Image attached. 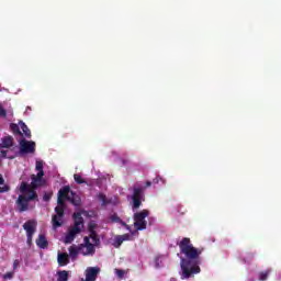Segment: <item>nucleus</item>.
Segmentation results:
<instances>
[{"label": "nucleus", "instance_id": "26", "mask_svg": "<svg viewBox=\"0 0 281 281\" xmlns=\"http://www.w3.org/2000/svg\"><path fill=\"white\" fill-rule=\"evenodd\" d=\"M97 227H98V224H95V222H90L88 224V232H89V234L95 233Z\"/></svg>", "mask_w": 281, "mask_h": 281}, {"label": "nucleus", "instance_id": "39", "mask_svg": "<svg viewBox=\"0 0 281 281\" xmlns=\"http://www.w3.org/2000/svg\"><path fill=\"white\" fill-rule=\"evenodd\" d=\"M119 224L122 225V227H126V222H124L122 220H121V222H119Z\"/></svg>", "mask_w": 281, "mask_h": 281}, {"label": "nucleus", "instance_id": "32", "mask_svg": "<svg viewBox=\"0 0 281 281\" xmlns=\"http://www.w3.org/2000/svg\"><path fill=\"white\" fill-rule=\"evenodd\" d=\"M8 116V112L5 111V109H3L1 105H0V117H7Z\"/></svg>", "mask_w": 281, "mask_h": 281}, {"label": "nucleus", "instance_id": "17", "mask_svg": "<svg viewBox=\"0 0 281 281\" xmlns=\"http://www.w3.org/2000/svg\"><path fill=\"white\" fill-rule=\"evenodd\" d=\"M3 192H10V186L5 184V179L0 175V194H3Z\"/></svg>", "mask_w": 281, "mask_h": 281}, {"label": "nucleus", "instance_id": "21", "mask_svg": "<svg viewBox=\"0 0 281 281\" xmlns=\"http://www.w3.org/2000/svg\"><path fill=\"white\" fill-rule=\"evenodd\" d=\"M87 249V252L85 254V256H89L95 254V245L94 244H88L87 246H83Z\"/></svg>", "mask_w": 281, "mask_h": 281}, {"label": "nucleus", "instance_id": "4", "mask_svg": "<svg viewBox=\"0 0 281 281\" xmlns=\"http://www.w3.org/2000/svg\"><path fill=\"white\" fill-rule=\"evenodd\" d=\"M150 186H153V182L146 181L145 187H139L137 184H135L133 187V194H132L133 212H135V210H139V207H142V202L145 201L144 192H145L146 188H150Z\"/></svg>", "mask_w": 281, "mask_h": 281}, {"label": "nucleus", "instance_id": "41", "mask_svg": "<svg viewBox=\"0 0 281 281\" xmlns=\"http://www.w3.org/2000/svg\"><path fill=\"white\" fill-rule=\"evenodd\" d=\"M8 159H14V156H9Z\"/></svg>", "mask_w": 281, "mask_h": 281}, {"label": "nucleus", "instance_id": "37", "mask_svg": "<svg viewBox=\"0 0 281 281\" xmlns=\"http://www.w3.org/2000/svg\"><path fill=\"white\" fill-rule=\"evenodd\" d=\"M52 199V195L45 193L44 196H43V200L44 201H49Z\"/></svg>", "mask_w": 281, "mask_h": 281}, {"label": "nucleus", "instance_id": "40", "mask_svg": "<svg viewBox=\"0 0 281 281\" xmlns=\"http://www.w3.org/2000/svg\"><path fill=\"white\" fill-rule=\"evenodd\" d=\"M125 229H131V226L128 224H126V226H124Z\"/></svg>", "mask_w": 281, "mask_h": 281}, {"label": "nucleus", "instance_id": "36", "mask_svg": "<svg viewBox=\"0 0 281 281\" xmlns=\"http://www.w3.org/2000/svg\"><path fill=\"white\" fill-rule=\"evenodd\" d=\"M16 269H19V259L13 261V270L16 271Z\"/></svg>", "mask_w": 281, "mask_h": 281}, {"label": "nucleus", "instance_id": "10", "mask_svg": "<svg viewBox=\"0 0 281 281\" xmlns=\"http://www.w3.org/2000/svg\"><path fill=\"white\" fill-rule=\"evenodd\" d=\"M100 273L99 267H90L86 270V281H95Z\"/></svg>", "mask_w": 281, "mask_h": 281}, {"label": "nucleus", "instance_id": "34", "mask_svg": "<svg viewBox=\"0 0 281 281\" xmlns=\"http://www.w3.org/2000/svg\"><path fill=\"white\" fill-rule=\"evenodd\" d=\"M117 278H124V270L116 269Z\"/></svg>", "mask_w": 281, "mask_h": 281}, {"label": "nucleus", "instance_id": "12", "mask_svg": "<svg viewBox=\"0 0 281 281\" xmlns=\"http://www.w3.org/2000/svg\"><path fill=\"white\" fill-rule=\"evenodd\" d=\"M14 146V137L4 136L1 138L0 148H12Z\"/></svg>", "mask_w": 281, "mask_h": 281}, {"label": "nucleus", "instance_id": "18", "mask_svg": "<svg viewBox=\"0 0 281 281\" xmlns=\"http://www.w3.org/2000/svg\"><path fill=\"white\" fill-rule=\"evenodd\" d=\"M20 128L24 133L25 137H32V132L30 131V127H27L23 121H20Z\"/></svg>", "mask_w": 281, "mask_h": 281}, {"label": "nucleus", "instance_id": "30", "mask_svg": "<svg viewBox=\"0 0 281 281\" xmlns=\"http://www.w3.org/2000/svg\"><path fill=\"white\" fill-rule=\"evenodd\" d=\"M14 278V272L10 271L3 274V280H12Z\"/></svg>", "mask_w": 281, "mask_h": 281}, {"label": "nucleus", "instance_id": "31", "mask_svg": "<svg viewBox=\"0 0 281 281\" xmlns=\"http://www.w3.org/2000/svg\"><path fill=\"white\" fill-rule=\"evenodd\" d=\"M83 243L85 244H82L81 247H87V245H91V237L90 236H86L83 238Z\"/></svg>", "mask_w": 281, "mask_h": 281}, {"label": "nucleus", "instance_id": "23", "mask_svg": "<svg viewBox=\"0 0 281 281\" xmlns=\"http://www.w3.org/2000/svg\"><path fill=\"white\" fill-rule=\"evenodd\" d=\"M35 170L37 171V175L45 176V171L43 170V161H36Z\"/></svg>", "mask_w": 281, "mask_h": 281}, {"label": "nucleus", "instance_id": "25", "mask_svg": "<svg viewBox=\"0 0 281 281\" xmlns=\"http://www.w3.org/2000/svg\"><path fill=\"white\" fill-rule=\"evenodd\" d=\"M74 179L76 181V183H78L79 186H82V183H87V181H85V179H82V176L75 173L74 175Z\"/></svg>", "mask_w": 281, "mask_h": 281}, {"label": "nucleus", "instance_id": "7", "mask_svg": "<svg viewBox=\"0 0 281 281\" xmlns=\"http://www.w3.org/2000/svg\"><path fill=\"white\" fill-rule=\"evenodd\" d=\"M27 195H19L16 206L19 212H27L30 201H38V193H26Z\"/></svg>", "mask_w": 281, "mask_h": 281}, {"label": "nucleus", "instance_id": "1", "mask_svg": "<svg viewBox=\"0 0 281 281\" xmlns=\"http://www.w3.org/2000/svg\"><path fill=\"white\" fill-rule=\"evenodd\" d=\"M180 251L186 256V258L181 259L180 267L182 269V278H190L192 273H201L200 265V256L203 254V249L195 248L192 245L190 238L184 237L179 243Z\"/></svg>", "mask_w": 281, "mask_h": 281}, {"label": "nucleus", "instance_id": "14", "mask_svg": "<svg viewBox=\"0 0 281 281\" xmlns=\"http://www.w3.org/2000/svg\"><path fill=\"white\" fill-rule=\"evenodd\" d=\"M57 262L59 267H67L69 263V255H67V252L58 254Z\"/></svg>", "mask_w": 281, "mask_h": 281}, {"label": "nucleus", "instance_id": "35", "mask_svg": "<svg viewBox=\"0 0 281 281\" xmlns=\"http://www.w3.org/2000/svg\"><path fill=\"white\" fill-rule=\"evenodd\" d=\"M120 236H121V238H123V243L125 240H131V235H128V234H124V235H120Z\"/></svg>", "mask_w": 281, "mask_h": 281}, {"label": "nucleus", "instance_id": "16", "mask_svg": "<svg viewBox=\"0 0 281 281\" xmlns=\"http://www.w3.org/2000/svg\"><path fill=\"white\" fill-rule=\"evenodd\" d=\"M57 281H69V271L67 270L57 271Z\"/></svg>", "mask_w": 281, "mask_h": 281}, {"label": "nucleus", "instance_id": "8", "mask_svg": "<svg viewBox=\"0 0 281 281\" xmlns=\"http://www.w3.org/2000/svg\"><path fill=\"white\" fill-rule=\"evenodd\" d=\"M34 153H36V143L27 140L25 138L20 140L19 155L21 157H23V155H34Z\"/></svg>", "mask_w": 281, "mask_h": 281}, {"label": "nucleus", "instance_id": "9", "mask_svg": "<svg viewBox=\"0 0 281 281\" xmlns=\"http://www.w3.org/2000/svg\"><path fill=\"white\" fill-rule=\"evenodd\" d=\"M23 229L26 231V243L27 245H32V238H34V234H36V221L29 220L23 224Z\"/></svg>", "mask_w": 281, "mask_h": 281}, {"label": "nucleus", "instance_id": "29", "mask_svg": "<svg viewBox=\"0 0 281 281\" xmlns=\"http://www.w3.org/2000/svg\"><path fill=\"white\" fill-rule=\"evenodd\" d=\"M98 199H99V201L102 202V205H106V195H105V194L100 193V194L98 195Z\"/></svg>", "mask_w": 281, "mask_h": 281}, {"label": "nucleus", "instance_id": "24", "mask_svg": "<svg viewBox=\"0 0 281 281\" xmlns=\"http://www.w3.org/2000/svg\"><path fill=\"white\" fill-rule=\"evenodd\" d=\"M122 243H124V239L122 238L121 235H117L114 239V247L117 249L122 247Z\"/></svg>", "mask_w": 281, "mask_h": 281}, {"label": "nucleus", "instance_id": "22", "mask_svg": "<svg viewBox=\"0 0 281 281\" xmlns=\"http://www.w3.org/2000/svg\"><path fill=\"white\" fill-rule=\"evenodd\" d=\"M89 236H90V238H91L93 245H94L95 247H98V245H100V237H98V233H97V232H95V233H90Z\"/></svg>", "mask_w": 281, "mask_h": 281}, {"label": "nucleus", "instance_id": "38", "mask_svg": "<svg viewBox=\"0 0 281 281\" xmlns=\"http://www.w3.org/2000/svg\"><path fill=\"white\" fill-rule=\"evenodd\" d=\"M155 265H156V268L159 269V257L155 258Z\"/></svg>", "mask_w": 281, "mask_h": 281}, {"label": "nucleus", "instance_id": "28", "mask_svg": "<svg viewBox=\"0 0 281 281\" xmlns=\"http://www.w3.org/2000/svg\"><path fill=\"white\" fill-rule=\"evenodd\" d=\"M269 278V271H263L259 273V280L266 281Z\"/></svg>", "mask_w": 281, "mask_h": 281}, {"label": "nucleus", "instance_id": "15", "mask_svg": "<svg viewBox=\"0 0 281 281\" xmlns=\"http://www.w3.org/2000/svg\"><path fill=\"white\" fill-rule=\"evenodd\" d=\"M69 192H71V188H69V186H66L58 191V198L66 199V201H68Z\"/></svg>", "mask_w": 281, "mask_h": 281}, {"label": "nucleus", "instance_id": "19", "mask_svg": "<svg viewBox=\"0 0 281 281\" xmlns=\"http://www.w3.org/2000/svg\"><path fill=\"white\" fill-rule=\"evenodd\" d=\"M70 258H78V252L80 251V248L76 247V245H72L68 249Z\"/></svg>", "mask_w": 281, "mask_h": 281}, {"label": "nucleus", "instance_id": "13", "mask_svg": "<svg viewBox=\"0 0 281 281\" xmlns=\"http://www.w3.org/2000/svg\"><path fill=\"white\" fill-rule=\"evenodd\" d=\"M35 243L40 249H47V247H49V241H47V237H45L43 234L38 235V238Z\"/></svg>", "mask_w": 281, "mask_h": 281}, {"label": "nucleus", "instance_id": "6", "mask_svg": "<svg viewBox=\"0 0 281 281\" xmlns=\"http://www.w3.org/2000/svg\"><path fill=\"white\" fill-rule=\"evenodd\" d=\"M148 216H150V211L146 209L140 212L134 213V227L135 229H137V232H144V229H146V227L148 226V222L146 221V218H148Z\"/></svg>", "mask_w": 281, "mask_h": 281}, {"label": "nucleus", "instance_id": "3", "mask_svg": "<svg viewBox=\"0 0 281 281\" xmlns=\"http://www.w3.org/2000/svg\"><path fill=\"white\" fill-rule=\"evenodd\" d=\"M43 177H45L43 173L31 175V183L27 184V182H22L20 192L22 194H36V190H38V188H43L46 183Z\"/></svg>", "mask_w": 281, "mask_h": 281}, {"label": "nucleus", "instance_id": "20", "mask_svg": "<svg viewBox=\"0 0 281 281\" xmlns=\"http://www.w3.org/2000/svg\"><path fill=\"white\" fill-rule=\"evenodd\" d=\"M10 128H11L13 135H23V133H21V127H19V125H16V123H11Z\"/></svg>", "mask_w": 281, "mask_h": 281}, {"label": "nucleus", "instance_id": "2", "mask_svg": "<svg viewBox=\"0 0 281 281\" xmlns=\"http://www.w3.org/2000/svg\"><path fill=\"white\" fill-rule=\"evenodd\" d=\"M72 218L74 225L68 228V233L64 238L65 245H71V243L76 240V236L82 234V229H85V218L82 217V213H74Z\"/></svg>", "mask_w": 281, "mask_h": 281}, {"label": "nucleus", "instance_id": "11", "mask_svg": "<svg viewBox=\"0 0 281 281\" xmlns=\"http://www.w3.org/2000/svg\"><path fill=\"white\" fill-rule=\"evenodd\" d=\"M68 201L75 205V207H80V205H82V199H80V195L76 194L74 191H70Z\"/></svg>", "mask_w": 281, "mask_h": 281}, {"label": "nucleus", "instance_id": "27", "mask_svg": "<svg viewBox=\"0 0 281 281\" xmlns=\"http://www.w3.org/2000/svg\"><path fill=\"white\" fill-rule=\"evenodd\" d=\"M110 221H111L112 223H122V218H120V216H117L116 213H114V214H112V215L110 216Z\"/></svg>", "mask_w": 281, "mask_h": 281}, {"label": "nucleus", "instance_id": "5", "mask_svg": "<svg viewBox=\"0 0 281 281\" xmlns=\"http://www.w3.org/2000/svg\"><path fill=\"white\" fill-rule=\"evenodd\" d=\"M56 214L52 217L54 229L63 227V218H65V198H57V206L55 207Z\"/></svg>", "mask_w": 281, "mask_h": 281}, {"label": "nucleus", "instance_id": "33", "mask_svg": "<svg viewBox=\"0 0 281 281\" xmlns=\"http://www.w3.org/2000/svg\"><path fill=\"white\" fill-rule=\"evenodd\" d=\"M0 159H8V150H0Z\"/></svg>", "mask_w": 281, "mask_h": 281}]
</instances>
